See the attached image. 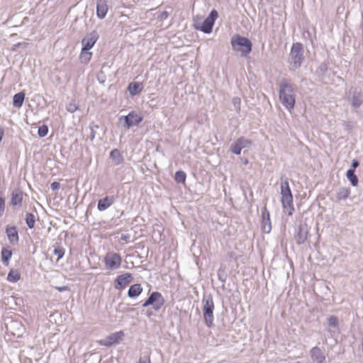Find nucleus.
Masks as SVG:
<instances>
[{
	"instance_id": "1",
	"label": "nucleus",
	"mask_w": 363,
	"mask_h": 363,
	"mask_svg": "<svg viewBox=\"0 0 363 363\" xmlns=\"http://www.w3.org/2000/svg\"><path fill=\"white\" fill-rule=\"evenodd\" d=\"M279 96L281 103L287 110L291 111L294 108L296 103L294 89L291 84L284 79L279 84Z\"/></svg>"
},
{
	"instance_id": "2",
	"label": "nucleus",
	"mask_w": 363,
	"mask_h": 363,
	"mask_svg": "<svg viewBox=\"0 0 363 363\" xmlns=\"http://www.w3.org/2000/svg\"><path fill=\"white\" fill-rule=\"evenodd\" d=\"M203 303V317L205 325L208 328H211L213 325V311H214V303L213 297L211 294L206 295L202 299Z\"/></svg>"
},
{
	"instance_id": "3",
	"label": "nucleus",
	"mask_w": 363,
	"mask_h": 363,
	"mask_svg": "<svg viewBox=\"0 0 363 363\" xmlns=\"http://www.w3.org/2000/svg\"><path fill=\"white\" fill-rule=\"evenodd\" d=\"M230 43L235 50L241 52L242 56H247L252 51V42L245 37L235 35L231 38Z\"/></svg>"
},
{
	"instance_id": "4",
	"label": "nucleus",
	"mask_w": 363,
	"mask_h": 363,
	"mask_svg": "<svg viewBox=\"0 0 363 363\" xmlns=\"http://www.w3.org/2000/svg\"><path fill=\"white\" fill-rule=\"evenodd\" d=\"M303 60V45L301 43H294L290 51V65L293 68L298 69L301 66Z\"/></svg>"
},
{
	"instance_id": "5",
	"label": "nucleus",
	"mask_w": 363,
	"mask_h": 363,
	"mask_svg": "<svg viewBox=\"0 0 363 363\" xmlns=\"http://www.w3.org/2000/svg\"><path fill=\"white\" fill-rule=\"evenodd\" d=\"M218 17V13L216 10L213 9L208 17L203 21L202 24H195V28L201 30L204 33L209 34L213 30L216 20Z\"/></svg>"
},
{
	"instance_id": "6",
	"label": "nucleus",
	"mask_w": 363,
	"mask_h": 363,
	"mask_svg": "<svg viewBox=\"0 0 363 363\" xmlns=\"http://www.w3.org/2000/svg\"><path fill=\"white\" fill-rule=\"evenodd\" d=\"M164 304V298L162 295L158 291H153L150 294L147 299L142 304L143 308L152 306V308L157 311Z\"/></svg>"
},
{
	"instance_id": "7",
	"label": "nucleus",
	"mask_w": 363,
	"mask_h": 363,
	"mask_svg": "<svg viewBox=\"0 0 363 363\" xmlns=\"http://www.w3.org/2000/svg\"><path fill=\"white\" fill-rule=\"evenodd\" d=\"M104 262L107 269L115 270L120 268L122 258L119 254L114 252H109L104 257Z\"/></svg>"
},
{
	"instance_id": "8",
	"label": "nucleus",
	"mask_w": 363,
	"mask_h": 363,
	"mask_svg": "<svg viewBox=\"0 0 363 363\" xmlns=\"http://www.w3.org/2000/svg\"><path fill=\"white\" fill-rule=\"evenodd\" d=\"M347 99L354 108H358L363 103V94L357 88L351 87L347 93Z\"/></svg>"
},
{
	"instance_id": "9",
	"label": "nucleus",
	"mask_w": 363,
	"mask_h": 363,
	"mask_svg": "<svg viewBox=\"0 0 363 363\" xmlns=\"http://www.w3.org/2000/svg\"><path fill=\"white\" fill-rule=\"evenodd\" d=\"M124 333L118 331L108 335L106 338L99 341L100 345L105 347H111L113 345L118 344L123 338Z\"/></svg>"
},
{
	"instance_id": "10",
	"label": "nucleus",
	"mask_w": 363,
	"mask_h": 363,
	"mask_svg": "<svg viewBox=\"0 0 363 363\" xmlns=\"http://www.w3.org/2000/svg\"><path fill=\"white\" fill-rule=\"evenodd\" d=\"M308 235V228L306 223H300L294 233V240L297 245H300L303 244Z\"/></svg>"
},
{
	"instance_id": "11",
	"label": "nucleus",
	"mask_w": 363,
	"mask_h": 363,
	"mask_svg": "<svg viewBox=\"0 0 363 363\" xmlns=\"http://www.w3.org/2000/svg\"><path fill=\"white\" fill-rule=\"evenodd\" d=\"M122 119L124 121V127L127 129L138 125L143 121V118L134 111L130 112L127 116H121L120 120Z\"/></svg>"
},
{
	"instance_id": "12",
	"label": "nucleus",
	"mask_w": 363,
	"mask_h": 363,
	"mask_svg": "<svg viewBox=\"0 0 363 363\" xmlns=\"http://www.w3.org/2000/svg\"><path fill=\"white\" fill-rule=\"evenodd\" d=\"M99 37V35L96 31H92L86 34L82 40V48L84 50H90L96 43Z\"/></svg>"
},
{
	"instance_id": "13",
	"label": "nucleus",
	"mask_w": 363,
	"mask_h": 363,
	"mask_svg": "<svg viewBox=\"0 0 363 363\" xmlns=\"http://www.w3.org/2000/svg\"><path fill=\"white\" fill-rule=\"evenodd\" d=\"M133 279V275L130 273L118 275L114 281V288L117 290L123 289L132 281Z\"/></svg>"
},
{
	"instance_id": "14",
	"label": "nucleus",
	"mask_w": 363,
	"mask_h": 363,
	"mask_svg": "<svg viewBox=\"0 0 363 363\" xmlns=\"http://www.w3.org/2000/svg\"><path fill=\"white\" fill-rule=\"evenodd\" d=\"M262 230L265 233H269L272 230L269 212L266 207L262 210Z\"/></svg>"
},
{
	"instance_id": "15",
	"label": "nucleus",
	"mask_w": 363,
	"mask_h": 363,
	"mask_svg": "<svg viewBox=\"0 0 363 363\" xmlns=\"http://www.w3.org/2000/svg\"><path fill=\"white\" fill-rule=\"evenodd\" d=\"M5 232L7 235L8 240L11 245H16L19 241L18 233L16 227L6 225Z\"/></svg>"
},
{
	"instance_id": "16",
	"label": "nucleus",
	"mask_w": 363,
	"mask_h": 363,
	"mask_svg": "<svg viewBox=\"0 0 363 363\" xmlns=\"http://www.w3.org/2000/svg\"><path fill=\"white\" fill-rule=\"evenodd\" d=\"M10 203L12 206L21 207L23 200V192L20 189H16L11 192Z\"/></svg>"
},
{
	"instance_id": "17",
	"label": "nucleus",
	"mask_w": 363,
	"mask_h": 363,
	"mask_svg": "<svg viewBox=\"0 0 363 363\" xmlns=\"http://www.w3.org/2000/svg\"><path fill=\"white\" fill-rule=\"evenodd\" d=\"M115 202L113 196H106L98 201L97 209L99 211H104L111 207Z\"/></svg>"
},
{
	"instance_id": "18",
	"label": "nucleus",
	"mask_w": 363,
	"mask_h": 363,
	"mask_svg": "<svg viewBox=\"0 0 363 363\" xmlns=\"http://www.w3.org/2000/svg\"><path fill=\"white\" fill-rule=\"evenodd\" d=\"M281 204L285 213L291 216L294 211L293 206V196L291 195L281 196Z\"/></svg>"
},
{
	"instance_id": "19",
	"label": "nucleus",
	"mask_w": 363,
	"mask_h": 363,
	"mask_svg": "<svg viewBox=\"0 0 363 363\" xmlns=\"http://www.w3.org/2000/svg\"><path fill=\"white\" fill-rule=\"evenodd\" d=\"M108 7L107 0H98L96 2V16L99 19H104L106 16Z\"/></svg>"
},
{
	"instance_id": "20",
	"label": "nucleus",
	"mask_w": 363,
	"mask_h": 363,
	"mask_svg": "<svg viewBox=\"0 0 363 363\" xmlns=\"http://www.w3.org/2000/svg\"><path fill=\"white\" fill-rule=\"evenodd\" d=\"M311 356L316 363H326L325 356L318 347H314L311 349Z\"/></svg>"
},
{
	"instance_id": "21",
	"label": "nucleus",
	"mask_w": 363,
	"mask_h": 363,
	"mask_svg": "<svg viewBox=\"0 0 363 363\" xmlns=\"http://www.w3.org/2000/svg\"><path fill=\"white\" fill-rule=\"evenodd\" d=\"M143 292V287L140 284L131 285L128 291V296L130 298H136Z\"/></svg>"
},
{
	"instance_id": "22",
	"label": "nucleus",
	"mask_w": 363,
	"mask_h": 363,
	"mask_svg": "<svg viewBox=\"0 0 363 363\" xmlns=\"http://www.w3.org/2000/svg\"><path fill=\"white\" fill-rule=\"evenodd\" d=\"M143 89L142 83L139 82H131L128 84V90L129 91L131 96H135L139 94Z\"/></svg>"
},
{
	"instance_id": "23",
	"label": "nucleus",
	"mask_w": 363,
	"mask_h": 363,
	"mask_svg": "<svg viewBox=\"0 0 363 363\" xmlns=\"http://www.w3.org/2000/svg\"><path fill=\"white\" fill-rule=\"evenodd\" d=\"M110 158L113 160L116 165L121 164L123 162V157L118 149H113L111 151Z\"/></svg>"
},
{
	"instance_id": "24",
	"label": "nucleus",
	"mask_w": 363,
	"mask_h": 363,
	"mask_svg": "<svg viewBox=\"0 0 363 363\" xmlns=\"http://www.w3.org/2000/svg\"><path fill=\"white\" fill-rule=\"evenodd\" d=\"M25 94L23 91L16 94L13 97V106L16 108H21L23 106Z\"/></svg>"
},
{
	"instance_id": "25",
	"label": "nucleus",
	"mask_w": 363,
	"mask_h": 363,
	"mask_svg": "<svg viewBox=\"0 0 363 363\" xmlns=\"http://www.w3.org/2000/svg\"><path fill=\"white\" fill-rule=\"evenodd\" d=\"M350 194V188H345V187L339 188L336 192V199L338 201L345 200L349 196Z\"/></svg>"
},
{
	"instance_id": "26",
	"label": "nucleus",
	"mask_w": 363,
	"mask_h": 363,
	"mask_svg": "<svg viewBox=\"0 0 363 363\" xmlns=\"http://www.w3.org/2000/svg\"><path fill=\"white\" fill-rule=\"evenodd\" d=\"M1 260L4 265L8 266L12 257V251L6 247H3L1 252Z\"/></svg>"
},
{
	"instance_id": "27",
	"label": "nucleus",
	"mask_w": 363,
	"mask_h": 363,
	"mask_svg": "<svg viewBox=\"0 0 363 363\" xmlns=\"http://www.w3.org/2000/svg\"><path fill=\"white\" fill-rule=\"evenodd\" d=\"M281 196H289L291 195V191L289 187L288 179L286 178L284 180L281 181Z\"/></svg>"
},
{
	"instance_id": "28",
	"label": "nucleus",
	"mask_w": 363,
	"mask_h": 363,
	"mask_svg": "<svg viewBox=\"0 0 363 363\" xmlns=\"http://www.w3.org/2000/svg\"><path fill=\"white\" fill-rule=\"evenodd\" d=\"M91 57L92 52H91L89 50H84V48H82L79 59L82 63L85 65L88 64L91 60Z\"/></svg>"
},
{
	"instance_id": "29",
	"label": "nucleus",
	"mask_w": 363,
	"mask_h": 363,
	"mask_svg": "<svg viewBox=\"0 0 363 363\" xmlns=\"http://www.w3.org/2000/svg\"><path fill=\"white\" fill-rule=\"evenodd\" d=\"M346 176H347V179L350 182L351 184L353 186H355L357 185V184H358V178L356 176L354 169H349L347 171Z\"/></svg>"
},
{
	"instance_id": "30",
	"label": "nucleus",
	"mask_w": 363,
	"mask_h": 363,
	"mask_svg": "<svg viewBox=\"0 0 363 363\" xmlns=\"http://www.w3.org/2000/svg\"><path fill=\"white\" fill-rule=\"evenodd\" d=\"M21 279V274L17 270L11 269L7 275V280L11 283H16Z\"/></svg>"
},
{
	"instance_id": "31",
	"label": "nucleus",
	"mask_w": 363,
	"mask_h": 363,
	"mask_svg": "<svg viewBox=\"0 0 363 363\" xmlns=\"http://www.w3.org/2000/svg\"><path fill=\"white\" fill-rule=\"evenodd\" d=\"M26 223L28 228L32 229L34 228L35 222V216L32 213H27L26 215Z\"/></svg>"
},
{
	"instance_id": "32",
	"label": "nucleus",
	"mask_w": 363,
	"mask_h": 363,
	"mask_svg": "<svg viewBox=\"0 0 363 363\" xmlns=\"http://www.w3.org/2000/svg\"><path fill=\"white\" fill-rule=\"evenodd\" d=\"M9 327L11 328H17V330L18 331V333L16 334L15 333L13 332H11V333L13 335H17V336H20L21 335V333L23 332V325H21V323L18 322V321H13V320H11L10 322V324H9Z\"/></svg>"
},
{
	"instance_id": "33",
	"label": "nucleus",
	"mask_w": 363,
	"mask_h": 363,
	"mask_svg": "<svg viewBox=\"0 0 363 363\" xmlns=\"http://www.w3.org/2000/svg\"><path fill=\"white\" fill-rule=\"evenodd\" d=\"M242 150V147H241L240 145L237 141V140L233 143L231 144L230 147V151L232 153L237 155H240Z\"/></svg>"
},
{
	"instance_id": "34",
	"label": "nucleus",
	"mask_w": 363,
	"mask_h": 363,
	"mask_svg": "<svg viewBox=\"0 0 363 363\" xmlns=\"http://www.w3.org/2000/svg\"><path fill=\"white\" fill-rule=\"evenodd\" d=\"M186 173L184 171H177L174 175V180L177 183H184L186 181Z\"/></svg>"
},
{
	"instance_id": "35",
	"label": "nucleus",
	"mask_w": 363,
	"mask_h": 363,
	"mask_svg": "<svg viewBox=\"0 0 363 363\" xmlns=\"http://www.w3.org/2000/svg\"><path fill=\"white\" fill-rule=\"evenodd\" d=\"M237 141L239 143L242 149L245 147H249L252 144V140L247 139L245 137L239 138L238 139H237Z\"/></svg>"
},
{
	"instance_id": "36",
	"label": "nucleus",
	"mask_w": 363,
	"mask_h": 363,
	"mask_svg": "<svg viewBox=\"0 0 363 363\" xmlns=\"http://www.w3.org/2000/svg\"><path fill=\"white\" fill-rule=\"evenodd\" d=\"M53 252L57 256V260L59 261L65 255V249L62 247L57 245L55 247Z\"/></svg>"
},
{
	"instance_id": "37",
	"label": "nucleus",
	"mask_w": 363,
	"mask_h": 363,
	"mask_svg": "<svg viewBox=\"0 0 363 363\" xmlns=\"http://www.w3.org/2000/svg\"><path fill=\"white\" fill-rule=\"evenodd\" d=\"M48 133V127L46 125H43L38 128V135L40 138L45 137Z\"/></svg>"
},
{
	"instance_id": "38",
	"label": "nucleus",
	"mask_w": 363,
	"mask_h": 363,
	"mask_svg": "<svg viewBox=\"0 0 363 363\" xmlns=\"http://www.w3.org/2000/svg\"><path fill=\"white\" fill-rule=\"evenodd\" d=\"M232 104L234 106L235 110L237 112H239L240 110V106H241V99L240 98L235 96L233 97L232 99Z\"/></svg>"
},
{
	"instance_id": "39",
	"label": "nucleus",
	"mask_w": 363,
	"mask_h": 363,
	"mask_svg": "<svg viewBox=\"0 0 363 363\" xmlns=\"http://www.w3.org/2000/svg\"><path fill=\"white\" fill-rule=\"evenodd\" d=\"M328 323L330 326L337 328L338 325V318L336 316L331 315L327 319Z\"/></svg>"
},
{
	"instance_id": "40",
	"label": "nucleus",
	"mask_w": 363,
	"mask_h": 363,
	"mask_svg": "<svg viewBox=\"0 0 363 363\" xmlns=\"http://www.w3.org/2000/svg\"><path fill=\"white\" fill-rule=\"evenodd\" d=\"M77 106L74 103H69L66 109L69 113H74L77 110Z\"/></svg>"
},
{
	"instance_id": "41",
	"label": "nucleus",
	"mask_w": 363,
	"mask_h": 363,
	"mask_svg": "<svg viewBox=\"0 0 363 363\" xmlns=\"http://www.w3.org/2000/svg\"><path fill=\"white\" fill-rule=\"evenodd\" d=\"M168 17L169 13L166 11L160 12L157 16L158 19L160 21L166 20Z\"/></svg>"
},
{
	"instance_id": "42",
	"label": "nucleus",
	"mask_w": 363,
	"mask_h": 363,
	"mask_svg": "<svg viewBox=\"0 0 363 363\" xmlns=\"http://www.w3.org/2000/svg\"><path fill=\"white\" fill-rule=\"evenodd\" d=\"M5 209V199L0 196V217L4 214Z\"/></svg>"
},
{
	"instance_id": "43",
	"label": "nucleus",
	"mask_w": 363,
	"mask_h": 363,
	"mask_svg": "<svg viewBox=\"0 0 363 363\" xmlns=\"http://www.w3.org/2000/svg\"><path fill=\"white\" fill-rule=\"evenodd\" d=\"M50 188L52 191H57L60 189V184L57 182H53L51 184H50Z\"/></svg>"
},
{
	"instance_id": "44",
	"label": "nucleus",
	"mask_w": 363,
	"mask_h": 363,
	"mask_svg": "<svg viewBox=\"0 0 363 363\" xmlns=\"http://www.w3.org/2000/svg\"><path fill=\"white\" fill-rule=\"evenodd\" d=\"M138 363H150V357L148 356L141 357Z\"/></svg>"
},
{
	"instance_id": "45",
	"label": "nucleus",
	"mask_w": 363,
	"mask_h": 363,
	"mask_svg": "<svg viewBox=\"0 0 363 363\" xmlns=\"http://www.w3.org/2000/svg\"><path fill=\"white\" fill-rule=\"evenodd\" d=\"M359 165V162L357 160H353L352 161L351 167H352V169H354L357 167H358Z\"/></svg>"
},
{
	"instance_id": "46",
	"label": "nucleus",
	"mask_w": 363,
	"mask_h": 363,
	"mask_svg": "<svg viewBox=\"0 0 363 363\" xmlns=\"http://www.w3.org/2000/svg\"><path fill=\"white\" fill-rule=\"evenodd\" d=\"M56 289L60 292L67 291L69 289V287L67 286H57Z\"/></svg>"
},
{
	"instance_id": "47",
	"label": "nucleus",
	"mask_w": 363,
	"mask_h": 363,
	"mask_svg": "<svg viewBox=\"0 0 363 363\" xmlns=\"http://www.w3.org/2000/svg\"><path fill=\"white\" fill-rule=\"evenodd\" d=\"M130 235H122L121 237V240L125 241L126 242H129Z\"/></svg>"
},
{
	"instance_id": "48",
	"label": "nucleus",
	"mask_w": 363,
	"mask_h": 363,
	"mask_svg": "<svg viewBox=\"0 0 363 363\" xmlns=\"http://www.w3.org/2000/svg\"><path fill=\"white\" fill-rule=\"evenodd\" d=\"M326 69H327L326 65L325 64H322V65H320L318 71L320 72L323 73L324 71L326 70Z\"/></svg>"
},
{
	"instance_id": "49",
	"label": "nucleus",
	"mask_w": 363,
	"mask_h": 363,
	"mask_svg": "<svg viewBox=\"0 0 363 363\" xmlns=\"http://www.w3.org/2000/svg\"><path fill=\"white\" fill-rule=\"evenodd\" d=\"M95 138H96V131L94 130H91V133L89 135L90 140L93 141Z\"/></svg>"
},
{
	"instance_id": "50",
	"label": "nucleus",
	"mask_w": 363,
	"mask_h": 363,
	"mask_svg": "<svg viewBox=\"0 0 363 363\" xmlns=\"http://www.w3.org/2000/svg\"><path fill=\"white\" fill-rule=\"evenodd\" d=\"M90 130H95L96 129L99 128V125L97 124H95L94 123H91L89 125Z\"/></svg>"
},
{
	"instance_id": "51",
	"label": "nucleus",
	"mask_w": 363,
	"mask_h": 363,
	"mask_svg": "<svg viewBox=\"0 0 363 363\" xmlns=\"http://www.w3.org/2000/svg\"><path fill=\"white\" fill-rule=\"evenodd\" d=\"M4 135V130L3 128L0 127V143L2 141Z\"/></svg>"
},
{
	"instance_id": "52",
	"label": "nucleus",
	"mask_w": 363,
	"mask_h": 363,
	"mask_svg": "<svg viewBox=\"0 0 363 363\" xmlns=\"http://www.w3.org/2000/svg\"><path fill=\"white\" fill-rule=\"evenodd\" d=\"M247 162H248L247 160V159H245V161H244V163H245V164H247Z\"/></svg>"
}]
</instances>
